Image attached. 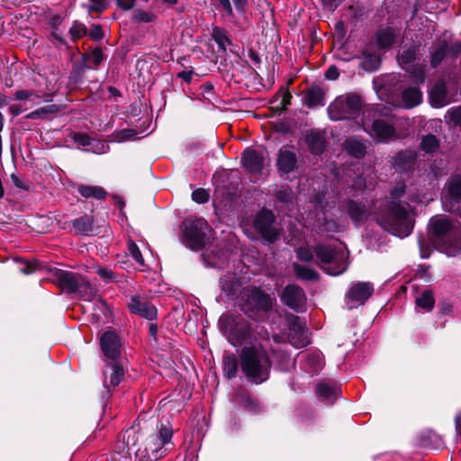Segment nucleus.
<instances>
[{"mask_svg":"<svg viewBox=\"0 0 461 461\" xmlns=\"http://www.w3.org/2000/svg\"><path fill=\"white\" fill-rule=\"evenodd\" d=\"M209 193L203 188H197L192 193V199L197 203H205L209 200Z\"/></svg>","mask_w":461,"mask_h":461,"instance_id":"nucleus-57","label":"nucleus"},{"mask_svg":"<svg viewBox=\"0 0 461 461\" xmlns=\"http://www.w3.org/2000/svg\"><path fill=\"white\" fill-rule=\"evenodd\" d=\"M237 401L245 410L252 414H257L261 410L258 402L247 392H241Z\"/></svg>","mask_w":461,"mask_h":461,"instance_id":"nucleus-38","label":"nucleus"},{"mask_svg":"<svg viewBox=\"0 0 461 461\" xmlns=\"http://www.w3.org/2000/svg\"><path fill=\"white\" fill-rule=\"evenodd\" d=\"M295 252L297 258L306 263L313 259L314 253L321 269L330 276H339L348 269V251L341 242L318 244L313 247V251L305 247H299Z\"/></svg>","mask_w":461,"mask_h":461,"instance_id":"nucleus-2","label":"nucleus"},{"mask_svg":"<svg viewBox=\"0 0 461 461\" xmlns=\"http://www.w3.org/2000/svg\"><path fill=\"white\" fill-rule=\"evenodd\" d=\"M276 197L284 203H290L292 201V191L288 187L281 188L276 192Z\"/></svg>","mask_w":461,"mask_h":461,"instance_id":"nucleus-59","label":"nucleus"},{"mask_svg":"<svg viewBox=\"0 0 461 461\" xmlns=\"http://www.w3.org/2000/svg\"><path fill=\"white\" fill-rule=\"evenodd\" d=\"M75 294L86 302H92L97 297V291L95 287L83 276Z\"/></svg>","mask_w":461,"mask_h":461,"instance_id":"nucleus-36","label":"nucleus"},{"mask_svg":"<svg viewBox=\"0 0 461 461\" xmlns=\"http://www.w3.org/2000/svg\"><path fill=\"white\" fill-rule=\"evenodd\" d=\"M220 287L229 300H233L240 293V283L233 274H227L221 278Z\"/></svg>","mask_w":461,"mask_h":461,"instance_id":"nucleus-26","label":"nucleus"},{"mask_svg":"<svg viewBox=\"0 0 461 461\" xmlns=\"http://www.w3.org/2000/svg\"><path fill=\"white\" fill-rule=\"evenodd\" d=\"M246 308H243L244 312L254 310L267 312L272 309L273 298L270 294L265 293L259 288H253L248 291L246 294Z\"/></svg>","mask_w":461,"mask_h":461,"instance_id":"nucleus-15","label":"nucleus"},{"mask_svg":"<svg viewBox=\"0 0 461 461\" xmlns=\"http://www.w3.org/2000/svg\"><path fill=\"white\" fill-rule=\"evenodd\" d=\"M274 213L266 208L258 212L252 221V227L255 231L261 236V238L267 243L275 242L279 236L276 227Z\"/></svg>","mask_w":461,"mask_h":461,"instance_id":"nucleus-9","label":"nucleus"},{"mask_svg":"<svg viewBox=\"0 0 461 461\" xmlns=\"http://www.w3.org/2000/svg\"><path fill=\"white\" fill-rule=\"evenodd\" d=\"M407 194L411 202H422L426 193L423 189L416 188L414 185L406 189L403 183H397L391 190V200L387 201L383 209L376 213V222L388 233L399 237H408L413 230L414 220L408 210L400 203V199Z\"/></svg>","mask_w":461,"mask_h":461,"instance_id":"nucleus-1","label":"nucleus"},{"mask_svg":"<svg viewBox=\"0 0 461 461\" xmlns=\"http://www.w3.org/2000/svg\"><path fill=\"white\" fill-rule=\"evenodd\" d=\"M320 229L326 232H337L339 230V223L335 220H327L326 216L320 219Z\"/></svg>","mask_w":461,"mask_h":461,"instance_id":"nucleus-52","label":"nucleus"},{"mask_svg":"<svg viewBox=\"0 0 461 461\" xmlns=\"http://www.w3.org/2000/svg\"><path fill=\"white\" fill-rule=\"evenodd\" d=\"M289 328L292 332L290 341L294 348H304L310 343L305 321L302 318L294 316L290 321Z\"/></svg>","mask_w":461,"mask_h":461,"instance_id":"nucleus-18","label":"nucleus"},{"mask_svg":"<svg viewBox=\"0 0 461 461\" xmlns=\"http://www.w3.org/2000/svg\"><path fill=\"white\" fill-rule=\"evenodd\" d=\"M182 242L192 250H201L209 240L212 230L203 218H185L180 226Z\"/></svg>","mask_w":461,"mask_h":461,"instance_id":"nucleus-7","label":"nucleus"},{"mask_svg":"<svg viewBox=\"0 0 461 461\" xmlns=\"http://www.w3.org/2000/svg\"><path fill=\"white\" fill-rule=\"evenodd\" d=\"M16 268L18 271L24 275H30L34 273L39 267L40 264L37 260H24L23 258H14Z\"/></svg>","mask_w":461,"mask_h":461,"instance_id":"nucleus-46","label":"nucleus"},{"mask_svg":"<svg viewBox=\"0 0 461 461\" xmlns=\"http://www.w3.org/2000/svg\"><path fill=\"white\" fill-rule=\"evenodd\" d=\"M75 231L79 235L88 236L93 230L94 220L87 214H84L71 221Z\"/></svg>","mask_w":461,"mask_h":461,"instance_id":"nucleus-35","label":"nucleus"},{"mask_svg":"<svg viewBox=\"0 0 461 461\" xmlns=\"http://www.w3.org/2000/svg\"><path fill=\"white\" fill-rule=\"evenodd\" d=\"M211 39L217 44L219 51L226 52L227 47L231 45L228 32L216 25L212 27Z\"/></svg>","mask_w":461,"mask_h":461,"instance_id":"nucleus-33","label":"nucleus"},{"mask_svg":"<svg viewBox=\"0 0 461 461\" xmlns=\"http://www.w3.org/2000/svg\"><path fill=\"white\" fill-rule=\"evenodd\" d=\"M315 393L319 400L333 402L339 395V389L336 384L322 381L316 385Z\"/></svg>","mask_w":461,"mask_h":461,"instance_id":"nucleus-28","label":"nucleus"},{"mask_svg":"<svg viewBox=\"0 0 461 461\" xmlns=\"http://www.w3.org/2000/svg\"><path fill=\"white\" fill-rule=\"evenodd\" d=\"M218 324L221 331L233 347H244L254 343L250 323L241 315L222 314Z\"/></svg>","mask_w":461,"mask_h":461,"instance_id":"nucleus-6","label":"nucleus"},{"mask_svg":"<svg viewBox=\"0 0 461 461\" xmlns=\"http://www.w3.org/2000/svg\"><path fill=\"white\" fill-rule=\"evenodd\" d=\"M60 107L57 104H50L31 112L26 117L32 120L49 118L50 115L59 112Z\"/></svg>","mask_w":461,"mask_h":461,"instance_id":"nucleus-42","label":"nucleus"},{"mask_svg":"<svg viewBox=\"0 0 461 461\" xmlns=\"http://www.w3.org/2000/svg\"><path fill=\"white\" fill-rule=\"evenodd\" d=\"M372 131L377 139L384 142L394 139L396 136L393 126L383 119H377L373 122Z\"/></svg>","mask_w":461,"mask_h":461,"instance_id":"nucleus-27","label":"nucleus"},{"mask_svg":"<svg viewBox=\"0 0 461 461\" xmlns=\"http://www.w3.org/2000/svg\"><path fill=\"white\" fill-rule=\"evenodd\" d=\"M446 186L447 193L442 202L444 210L461 215V176H451Z\"/></svg>","mask_w":461,"mask_h":461,"instance_id":"nucleus-10","label":"nucleus"},{"mask_svg":"<svg viewBox=\"0 0 461 461\" xmlns=\"http://www.w3.org/2000/svg\"><path fill=\"white\" fill-rule=\"evenodd\" d=\"M302 102L309 109L322 107L325 105V92L320 86H312L303 93Z\"/></svg>","mask_w":461,"mask_h":461,"instance_id":"nucleus-21","label":"nucleus"},{"mask_svg":"<svg viewBox=\"0 0 461 461\" xmlns=\"http://www.w3.org/2000/svg\"><path fill=\"white\" fill-rule=\"evenodd\" d=\"M127 305L131 313L138 314L140 317L145 318L149 321H153L157 319V308L154 305L145 301H142L140 297L138 295L131 296Z\"/></svg>","mask_w":461,"mask_h":461,"instance_id":"nucleus-20","label":"nucleus"},{"mask_svg":"<svg viewBox=\"0 0 461 461\" xmlns=\"http://www.w3.org/2000/svg\"><path fill=\"white\" fill-rule=\"evenodd\" d=\"M224 375L228 379L234 378L238 373V360L235 355H225L222 359Z\"/></svg>","mask_w":461,"mask_h":461,"instance_id":"nucleus-41","label":"nucleus"},{"mask_svg":"<svg viewBox=\"0 0 461 461\" xmlns=\"http://www.w3.org/2000/svg\"><path fill=\"white\" fill-rule=\"evenodd\" d=\"M305 142H306L311 153H312L314 155H321L325 150V148H326L325 137L321 133H320L316 131H311L305 136Z\"/></svg>","mask_w":461,"mask_h":461,"instance_id":"nucleus-31","label":"nucleus"},{"mask_svg":"<svg viewBox=\"0 0 461 461\" xmlns=\"http://www.w3.org/2000/svg\"><path fill=\"white\" fill-rule=\"evenodd\" d=\"M447 116L454 125L461 126V105L448 109Z\"/></svg>","mask_w":461,"mask_h":461,"instance_id":"nucleus-56","label":"nucleus"},{"mask_svg":"<svg viewBox=\"0 0 461 461\" xmlns=\"http://www.w3.org/2000/svg\"><path fill=\"white\" fill-rule=\"evenodd\" d=\"M396 39L395 31L391 27L380 28L375 33V41L379 48L391 47Z\"/></svg>","mask_w":461,"mask_h":461,"instance_id":"nucleus-34","label":"nucleus"},{"mask_svg":"<svg viewBox=\"0 0 461 461\" xmlns=\"http://www.w3.org/2000/svg\"><path fill=\"white\" fill-rule=\"evenodd\" d=\"M281 302L296 312L306 311V295L302 287L297 285H287L280 295Z\"/></svg>","mask_w":461,"mask_h":461,"instance_id":"nucleus-13","label":"nucleus"},{"mask_svg":"<svg viewBox=\"0 0 461 461\" xmlns=\"http://www.w3.org/2000/svg\"><path fill=\"white\" fill-rule=\"evenodd\" d=\"M57 285L68 294H76L77 285L83 276L68 270L54 268L51 270Z\"/></svg>","mask_w":461,"mask_h":461,"instance_id":"nucleus-17","label":"nucleus"},{"mask_svg":"<svg viewBox=\"0 0 461 461\" xmlns=\"http://www.w3.org/2000/svg\"><path fill=\"white\" fill-rule=\"evenodd\" d=\"M90 4L86 5L89 13H103L109 5L108 0H89Z\"/></svg>","mask_w":461,"mask_h":461,"instance_id":"nucleus-54","label":"nucleus"},{"mask_svg":"<svg viewBox=\"0 0 461 461\" xmlns=\"http://www.w3.org/2000/svg\"><path fill=\"white\" fill-rule=\"evenodd\" d=\"M402 107L406 109L419 105L422 101V93L416 86L404 89L401 95Z\"/></svg>","mask_w":461,"mask_h":461,"instance_id":"nucleus-30","label":"nucleus"},{"mask_svg":"<svg viewBox=\"0 0 461 461\" xmlns=\"http://www.w3.org/2000/svg\"><path fill=\"white\" fill-rule=\"evenodd\" d=\"M352 187L355 190H364L366 187V181L362 176H357L353 179Z\"/></svg>","mask_w":461,"mask_h":461,"instance_id":"nucleus-64","label":"nucleus"},{"mask_svg":"<svg viewBox=\"0 0 461 461\" xmlns=\"http://www.w3.org/2000/svg\"><path fill=\"white\" fill-rule=\"evenodd\" d=\"M128 251H129L130 256L137 262L139 267H145L144 258L142 257V254H141L139 247L137 246V244L134 241H132V240L128 241Z\"/></svg>","mask_w":461,"mask_h":461,"instance_id":"nucleus-51","label":"nucleus"},{"mask_svg":"<svg viewBox=\"0 0 461 461\" xmlns=\"http://www.w3.org/2000/svg\"><path fill=\"white\" fill-rule=\"evenodd\" d=\"M117 5L124 11L131 10L135 5V0H117Z\"/></svg>","mask_w":461,"mask_h":461,"instance_id":"nucleus-63","label":"nucleus"},{"mask_svg":"<svg viewBox=\"0 0 461 461\" xmlns=\"http://www.w3.org/2000/svg\"><path fill=\"white\" fill-rule=\"evenodd\" d=\"M420 149L426 153H434L439 149V141L436 136L427 134L421 138Z\"/></svg>","mask_w":461,"mask_h":461,"instance_id":"nucleus-47","label":"nucleus"},{"mask_svg":"<svg viewBox=\"0 0 461 461\" xmlns=\"http://www.w3.org/2000/svg\"><path fill=\"white\" fill-rule=\"evenodd\" d=\"M348 213L356 227L364 224L366 219V208L362 203L354 200H348L347 204Z\"/></svg>","mask_w":461,"mask_h":461,"instance_id":"nucleus-29","label":"nucleus"},{"mask_svg":"<svg viewBox=\"0 0 461 461\" xmlns=\"http://www.w3.org/2000/svg\"><path fill=\"white\" fill-rule=\"evenodd\" d=\"M240 358L241 370L249 381L259 384L268 379L271 361L259 343L244 346Z\"/></svg>","mask_w":461,"mask_h":461,"instance_id":"nucleus-4","label":"nucleus"},{"mask_svg":"<svg viewBox=\"0 0 461 461\" xmlns=\"http://www.w3.org/2000/svg\"><path fill=\"white\" fill-rule=\"evenodd\" d=\"M100 347L106 362L122 359L121 354L122 342L114 331L108 330L102 334Z\"/></svg>","mask_w":461,"mask_h":461,"instance_id":"nucleus-14","label":"nucleus"},{"mask_svg":"<svg viewBox=\"0 0 461 461\" xmlns=\"http://www.w3.org/2000/svg\"><path fill=\"white\" fill-rule=\"evenodd\" d=\"M429 227L435 242L448 257H455L461 251V224L445 216L432 217Z\"/></svg>","mask_w":461,"mask_h":461,"instance_id":"nucleus-5","label":"nucleus"},{"mask_svg":"<svg viewBox=\"0 0 461 461\" xmlns=\"http://www.w3.org/2000/svg\"><path fill=\"white\" fill-rule=\"evenodd\" d=\"M417 307L430 312L435 304L434 296L431 291L425 290L415 300Z\"/></svg>","mask_w":461,"mask_h":461,"instance_id":"nucleus-45","label":"nucleus"},{"mask_svg":"<svg viewBox=\"0 0 461 461\" xmlns=\"http://www.w3.org/2000/svg\"><path fill=\"white\" fill-rule=\"evenodd\" d=\"M374 293V285L370 282H357L350 285L345 296L348 309L352 310L364 305Z\"/></svg>","mask_w":461,"mask_h":461,"instance_id":"nucleus-11","label":"nucleus"},{"mask_svg":"<svg viewBox=\"0 0 461 461\" xmlns=\"http://www.w3.org/2000/svg\"><path fill=\"white\" fill-rule=\"evenodd\" d=\"M293 269L296 277L304 281H315L319 279V274L315 269L302 266L298 263L293 264Z\"/></svg>","mask_w":461,"mask_h":461,"instance_id":"nucleus-39","label":"nucleus"},{"mask_svg":"<svg viewBox=\"0 0 461 461\" xmlns=\"http://www.w3.org/2000/svg\"><path fill=\"white\" fill-rule=\"evenodd\" d=\"M77 191L86 199L104 200L108 194L103 187L96 185H79Z\"/></svg>","mask_w":461,"mask_h":461,"instance_id":"nucleus-37","label":"nucleus"},{"mask_svg":"<svg viewBox=\"0 0 461 461\" xmlns=\"http://www.w3.org/2000/svg\"><path fill=\"white\" fill-rule=\"evenodd\" d=\"M127 449H123L122 451L113 452L110 454L105 461H132V451L133 447H131V435L127 436V440L125 442Z\"/></svg>","mask_w":461,"mask_h":461,"instance_id":"nucleus-44","label":"nucleus"},{"mask_svg":"<svg viewBox=\"0 0 461 461\" xmlns=\"http://www.w3.org/2000/svg\"><path fill=\"white\" fill-rule=\"evenodd\" d=\"M298 162L297 154L291 149L282 148L276 158V168L281 177L287 176L296 169Z\"/></svg>","mask_w":461,"mask_h":461,"instance_id":"nucleus-19","label":"nucleus"},{"mask_svg":"<svg viewBox=\"0 0 461 461\" xmlns=\"http://www.w3.org/2000/svg\"><path fill=\"white\" fill-rule=\"evenodd\" d=\"M242 165L251 173H260L264 167V158L261 153L248 149L242 153Z\"/></svg>","mask_w":461,"mask_h":461,"instance_id":"nucleus-23","label":"nucleus"},{"mask_svg":"<svg viewBox=\"0 0 461 461\" xmlns=\"http://www.w3.org/2000/svg\"><path fill=\"white\" fill-rule=\"evenodd\" d=\"M416 155L411 151H399L392 159L393 167L399 172H407L413 167Z\"/></svg>","mask_w":461,"mask_h":461,"instance_id":"nucleus-25","label":"nucleus"},{"mask_svg":"<svg viewBox=\"0 0 461 461\" xmlns=\"http://www.w3.org/2000/svg\"><path fill=\"white\" fill-rule=\"evenodd\" d=\"M273 359L276 364V367L284 372L288 371L292 365L290 355L281 348L273 349Z\"/></svg>","mask_w":461,"mask_h":461,"instance_id":"nucleus-40","label":"nucleus"},{"mask_svg":"<svg viewBox=\"0 0 461 461\" xmlns=\"http://www.w3.org/2000/svg\"><path fill=\"white\" fill-rule=\"evenodd\" d=\"M157 16L154 13L142 9L133 11L132 22L137 23H148L154 22Z\"/></svg>","mask_w":461,"mask_h":461,"instance_id":"nucleus-48","label":"nucleus"},{"mask_svg":"<svg viewBox=\"0 0 461 461\" xmlns=\"http://www.w3.org/2000/svg\"><path fill=\"white\" fill-rule=\"evenodd\" d=\"M429 103L434 108H441L449 104L447 86L444 80H438L429 91Z\"/></svg>","mask_w":461,"mask_h":461,"instance_id":"nucleus-22","label":"nucleus"},{"mask_svg":"<svg viewBox=\"0 0 461 461\" xmlns=\"http://www.w3.org/2000/svg\"><path fill=\"white\" fill-rule=\"evenodd\" d=\"M131 435V447H133L135 461H158L166 456L173 447V429L169 424L160 423L156 430L149 435L145 440L136 447L135 430L128 429Z\"/></svg>","mask_w":461,"mask_h":461,"instance_id":"nucleus-3","label":"nucleus"},{"mask_svg":"<svg viewBox=\"0 0 461 461\" xmlns=\"http://www.w3.org/2000/svg\"><path fill=\"white\" fill-rule=\"evenodd\" d=\"M11 179L14 183V185L22 190H29L30 189V183L20 178L17 175L12 174Z\"/></svg>","mask_w":461,"mask_h":461,"instance_id":"nucleus-61","label":"nucleus"},{"mask_svg":"<svg viewBox=\"0 0 461 461\" xmlns=\"http://www.w3.org/2000/svg\"><path fill=\"white\" fill-rule=\"evenodd\" d=\"M96 274L106 282L113 281L115 278L114 273L108 267H98L96 268Z\"/></svg>","mask_w":461,"mask_h":461,"instance_id":"nucleus-60","label":"nucleus"},{"mask_svg":"<svg viewBox=\"0 0 461 461\" xmlns=\"http://www.w3.org/2000/svg\"><path fill=\"white\" fill-rule=\"evenodd\" d=\"M109 150V145L106 141L94 139L93 143L89 146V151L95 154H104Z\"/></svg>","mask_w":461,"mask_h":461,"instance_id":"nucleus-53","label":"nucleus"},{"mask_svg":"<svg viewBox=\"0 0 461 461\" xmlns=\"http://www.w3.org/2000/svg\"><path fill=\"white\" fill-rule=\"evenodd\" d=\"M107 369L104 371V392L102 394V400L106 402L112 394V388L117 386L124 376V370L122 367V359L116 361H108Z\"/></svg>","mask_w":461,"mask_h":461,"instance_id":"nucleus-12","label":"nucleus"},{"mask_svg":"<svg viewBox=\"0 0 461 461\" xmlns=\"http://www.w3.org/2000/svg\"><path fill=\"white\" fill-rule=\"evenodd\" d=\"M363 100L355 93H347L337 96L328 106L327 113L333 122L353 120L361 112Z\"/></svg>","mask_w":461,"mask_h":461,"instance_id":"nucleus-8","label":"nucleus"},{"mask_svg":"<svg viewBox=\"0 0 461 461\" xmlns=\"http://www.w3.org/2000/svg\"><path fill=\"white\" fill-rule=\"evenodd\" d=\"M447 51V44L446 41H443L431 54L430 65L432 68H437L442 62Z\"/></svg>","mask_w":461,"mask_h":461,"instance_id":"nucleus-49","label":"nucleus"},{"mask_svg":"<svg viewBox=\"0 0 461 461\" xmlns=\"http://www.w3.org/2000/svg\"><path fill=\"white\" fill-rule=\"evenodd\" d=\"M339 77V72L335 65H330L325 72V77L329 80H336Z\"/></svg>","mask_w":461,"mask_h":461,"instance_id":"nucleus-62","label":"nucleus"},{"mask_svg":"<svg viewBox=\"0 0 461 461\" xmlns=\"http://www.w3.org/2000/svg\"><path fill=\"white\" fill-rule=\"evenodd\" d=\"M87 34L89 35V37L92 40H94L95 41H100L104 38L103 28L100 24H97V23H93L90 26V29H89V32H87Z\"/></svg>","mask_w":461,"mask_h":461,"instance_id":"nucleus-58","label":"nucleus"},{"mask_svg":"<svg viewBox=\"0 0 461 461\" xmlns=\"http://www.w3.org/2000/svg\"><path fill=\"white\" fill-rule=\"evenodd\" d=\"M86 26L77 21H74L72 26L69 29V34L73 40L80 39L87 35Z\"/></svg>","mask_w":461,"mask_h":461,"instance_id":"nucleus-50","label":"nucleus"},{"mask_svg":"<svg viewBox=\"0 0 461 461\" xmlns=\"http://www.w3.org/2000/svg\"><path fill=\"white\" fill-rule=\"evenodd\" d=\"M84 59L86 62L89 63L86 64L85 67L86 69H92L94 68L98 67L104 59V56L103 53V50L100 47H96L94 50H92L90 52L86 53L84 56Z\"/></svg>","mask_w":461,"mask_h":461,"instance_id":"nucleus-43","label":"nucleus"},{"mask_svg":"<svg viewBox=\"0 0 461 461\" xmlns=\"http://www.w3.org/2000/svg\"><path fill=\"white\" fill-rule=\"evenodd\" d=\"M344 149L356 158H362L366 154L367 141L357 136H351L344 141Z\"/></svg>","mask_w":461,"mask_h":461,"instance_id":"nucleus-24","label":"nucleus"},{"mask_svg":"<svg viewBox=\"0 0 461 461\" xmlns=\"http://www.w3.org/2000/svg\"><path fill=\"white\" fill-rule=\"evenodd\" d=\"M300 368L310 376L318 375L324 366L323 354L317 349L299 355Z\"/></svg>","mask_w":461,"mask_h":461,"instance_id":"nucleus-16","label":"nucleus"},{"mask_svg":"<svg viewBox=\"0 0 461 461\" xmlns=\"http://www.w3.org/2000/svg\"><path fill=\"white\" fill-rule=\"evenodd\" d=\"M381 65L380 56L371 51L370 50H364L362 51V59L360 62V67L366 72H375L376 71Z\"/></svg>","mask_w":461,"mask_h":461,"instance_id":"nucleus-32","label":"nucleus"},{"mask_svg":"<svg viewBox=\"0 0 461 461\" xmlns=\"http://www.w3.org/2000/svg\"><path fill=\"white\" fill-rule=\"evenodd\" d=\"M74 140L77 145L84 147L86 151H89V146L92 145L94 138L86 133H76Z\"/></svg>","mask_w":461,"mask_h":461,"instance_id":"nucleus-55","label":"nucleus"}]
</instances>
